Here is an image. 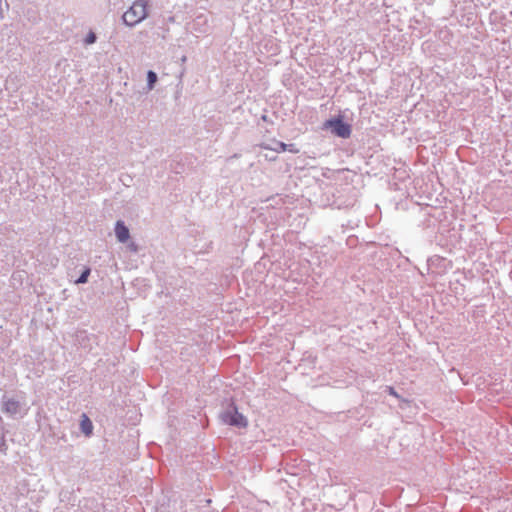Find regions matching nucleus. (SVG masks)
<instances>
[{"label": "nucleus", "instance_id": "obj_1", "mask_svg": "<svg viewBox=\"0 0 512 512\" xmlns=\"http://www.w3.org/2000/svg\"><path fill=\"white\" fill-rule=\"evenodd\" d=\"M147 7V0L134 1L130 8L123 14L124 23L128 26H134L140 23L148 15Z\"/></svg>", "mask_w": 512, "mask_h": 512}, {"label": "nucleus", "instance_id": "obj_2", "mask_svg": "<svg viewBox=\"0 0 512 512\" xmlns=\"http://www.w3.org/2000/svg\"><path fill=\"white\" fill-rule=\"evenodd\" d=\"M323 129H331L332 133L341 138H349L351 126L345 123L341 117L331 118L324 122Z\"/></svg>", "mask_w": 512, "mask_h": 512}, {"label": "nucleus", "instance_id": "obj_3", "mask_svg": "<svg viewBox=\"0 0 512 512\" xmlns=\"http://www.w3.org/2000/svg\"><path fill=\"white\" fill-rule=\"evenodd\" d=\"M223 420L229 425L238 427H245L247 425L246 418L242 414L238 413L237 410H234L233 412H226L223 415Z\"/></svg>", "mask_w": 512, "mask_h": 512}, {"label": "nucleus", "instance_id": "obj_4", "mask_svg": "<svg viewBox=\"0 0 512 512\" xmlns=\"http://www.w3.org/2000/svg\"><path fill=\"white\" fill-rule=\"evenodd\" d=\"M2 409L5 413L15 415L20 410V403L15 399H6L3 401Z\"/></svg>", "mask_w": 512, "mask_h": 512}, {"label": "nucleus", "instance_id": "obj_5", "mask_svg": "<svg viewBox=\"0 0 512 512\" xmlns=\"http://www.w3.org/2000/svg\"><path fill=\"white\" fill-rule=\"evenodd\" d=\"M115 234L117 239L124 243L129 238V230L128 228L123 224V222L118 221L115 227Z\"/></svg>", "mask_w": 512, "mask_h": 512}, {"label": "nucleus", "instance_id": "obj_6", "mask_svg": "<svg viewBox=\"0 0 512 512\" xmlns=\"http://www.w3.org/2000/svg\"><path fill=\"white\" fill-rule=\"evenodd\" d=\"M81 430L86 436H90L92 434L93 425L91 420L86 414H83L81 417Z\"/></svg>", "mask_w": 512, "mask_h": 512}, {"label": "nucleus", "instance_id": "obj_7", "mask_svg": "<svg viewBox=\"0 0 512 512\" xmlns=\"http://www.w3.org/2000/svg\"><path fill=\"white\" fill-rule=\"evenodd\" d=\"M90 275V269L89 268H86L82 274L80 275V277L75 281L76 284H83V283H86L87 280H88V276Z\"/></svg>", "mask_w": 512, "mask_h": 512}, {"label": "nucleus", "instance_id": "obj_8", "mask_svg": "<svg viewBox=\"0 0 512 512\" xmlns=\"http://www.w3.org/2000/svg\"><path fill=\"white\" fill-rule=\"evenodd\" d=\"M147 79H148V86H149V89H152L154 84L156 83L157 81V75L155 72L153 71H149L148 74H147Z\"/></svg>", "mask_w": 512, "mask_h": 512}, {"label": "nucleus", "instance_id": "obj_9", "mask_svg": "<svg viewBox=\"0 0 512 512\" xmlns=\"http://www.w3.org/2000/svg\"><path fill=\"white\" fill-rule=\"evenodd\" d=\"M288 148V145L283 142H277V148H274L273 150L276 152H284Z\"/></svg>", "mask_w": 512, "mask_h": 512}, {"label": "nucleus", "instance_id": "obj_10", "mask_svg": "<svg viewBox=\"0 0 512 512\" xmlns=\"http://www.w3.org/2000/svg\"><path fill=\"white\" fill-rule=\"evenodd\" d=\"M95 40H96V36H95L94 33L91 32V33L88 34V36L86 38V43L87 44H92V43L95 42Z\"/></svg>", "mask_w": 512, "mask_h": 512}, {"label": "nucleus", "instance_id": "obj_11", "mask_svg": "<svg viewBox=\"0 0 512 512\" xmlns=\"http://www.w3.org/2000/svg\"><path fill=\"white\" fill-rule=\"evenodd\" d=\"M287 150L292 152V153H294V154L299 153V149L295 145H293V144L288 145Z\"/></svg>", "mask_w": 512, "mask_h": 512}, {"label": "nucleus", "instance_id": "obj_12", "mask_svg": "<svg viewBox=\"0 0 512 512\" xmlns=\"http://www.w3.org/2000/svg\"><path fill=\"white\" fill-rule=\"evenodd\" d=\"M389 390H390L391 394L395 395V392H394L393 388H389Z\"/></svg>", "mask_w": 512, "mask_h": 512}]
</instances>
